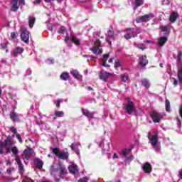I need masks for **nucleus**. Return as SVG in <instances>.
Here are the masks:
<instances>
[{"label":"nucleus","instance_id":"f257e3e1","mask_svg":"<svg viewBox=\"0 0 182 182\" xmlns=\"http://www.w3.org/2000/svg\"><path fill=\"white\" fill-rule=\"evenodd\" d=\"M148 139L149 140V143L154 147L156 151H159L160 150V145L159 144V136L157 135V131L153 130L149 132Z\"/></svg>","mask_w":182,"mask_h":182},{"label":"nucleus","instance_id":"2eb2a0df","mask_svg":"<svg viewBox=\"0 0 182 182\" xmlns=\"http://www.w3.org/2000/svg\"><path fill=\"white\" fill-rule=\"evenodd\" d=\"M142 170L143 171H144L146 174H150V173H151V171L153 170V168H151V165L149 163H145L143 166H142Z\"/></svg>","mask_w":182,"mask_h":182},{"label":"nucleus","instance_id":"4d7b16f0","mask_svg":"<svg viewBox=\"0 0 182 182\" xmlns=\"http://www.w3.org/2000/svg\"><path fill=\"white\" fill-rule=\"evenodd\" d=\"M41 2H42V0H35L33 1V4H34V5H38V4H41Z\"/></svg>","mask_w":182,"mask_h":182},{"label":"nucleus","instance_id":"4468645a","mask_svg":"<svg viewBox=\"0 0 182 182\" xmlns=\"http://www.w3.org/2000/svg\"><path fill=\"white\" fill-rule=\"evenodd\" d=\"M32 153H33V149L31 148H28V149L24 150L23 153V159H26V160H29L31 159V156H32Z\"/></svg>","mask_w":182,"mask_h":182},{"label":"nucleus","instance_id":"a878e982","mask_svg":"<svg viewBox=\"0 0 182 182\" xmlns=\"http://www.w3.org/2000/svg\"><path fill=\"white\" fill-rule=\"evenodd\" d=\"M121 80L122 82H124V83H129V82H130V80L129 78V75H127L126 73L125 74H122L121 75Z\"/></svg>","mask_w":182,"mask_h":182},{"label":"nucleus","instance_id":"0eeeda50","mask_svg":"<svg viewBox=\"0 0 182 182\" xmlns=\"http://www.w3.org/2000/svg\"><path fill=\"white\" fill-rule=\"evenodd\" d=\"M154 18V15H153V14H149L136 18V22L138 23H140L141 22H149V21H151V19H153Z\"/></svg>","mask_w":182,"mask_h":182},{"label":"nucleus","instance_id":"7c9ffc66","mask_svg":"<svg viewBox=\"0 0 182 182\" xmlns=\"http://www.w3.org/2000/svg\"><path fill=\"white\" fill-rule=\"evenodd\" d=\"M114 68L117 70H119V68H122V63L119 59L115 60Z\"/></svg>","mask_w":182,"mask_h":182},{"label":"nucleus","instance_id":"69168bd1","mask_svg":"<svg viewBox=\"0 0 182 182\" xmlns=\"http://www.w3.org/2000/svg\"><path fill=\"white\" fill-rule=\"evenodd\" d=\"M53 1H55V0H45V2H46L47 4H50V3L53 2Z\"/></svg>","mask_w":182,"mask_h":182},{"label":"nucleus","instance_id":"6e6552de","mask_svg":"<svg viewBox=\"0 0 182 182\" xmlns=\"http://www.w3.org/2000/svg\"><path fill=\"white\" fill-rule=\"evenodd\" d=\"M25 5V0H13L11 1V11L15 12L19 9V4Z\"/></svg>","mask_w":182,"mask_h":182},{"label":"nucleus","instance_id":"a19ab883","mask_svg":"<svg viewBox=\"0 0 182 182\" xmlns=\"http://www.w3.org/2000/svg\"><path fill=\"white\" fill-rule=\"evenodd\" d=\"M66 32V28L65 26H62L58 29V33H65Z\"/></svg>","mask_w":182,"mask_h":182},{"label":"nucleus","instance_id":"dca6fc26","mask_svg":"<svg viewBox=\"0 0 182 182\" xmlns=\"http://www.w3.org/2000/svg\"><path fill=\"white\" fill-rule=\"evenodd\" d=\"M68 170H69L70 173H72V174H76L79 172V168L75 164H71L68 167Z\"/></svg>","mask_w":182,"mask_h":182},{"label":"nucleus","instance_id":"864d4df0","mask_svg":"<svg viewBox=\"0 0 182 182\" xmlns=\"http://www.w3.org/2000/svg\"><path fill=\"white\" fill-rule=\"evenodd\" d=\"M14 168H9L6 170V173L7 174H9V176H11V173H12V171H14Z\"/></svg>","mask_w":182,"mask_h":182},{"label":"nucleus","instance_id":"13d9d810","mask_svg":"<svg viewBox=\"0 0 182 182\" xmlns=\"http://www.w3.org/2000/svg\"><path fill=\"white\" fill-rule=\"evenodd\" d=\"M7 45L8 44H6V43L1 44V49H6Z\"/></svg>","mask_w":182,"mask_h":182},{"label":"nucleus","instance_id":"0e129e2a","mask_svg":"<svg viewBox=\"0 0 182 182\" xmlns=\"http://www.w3.org/2000/svg\"><path fill=\"white\" fill-rule=\"evenodd\" d=\"M179 114H180L181 117L182 118V105L181 106L180 109H179Z\"/></svg>","mask_w":182,"mask_h":182},{"label":"nucleus","instance_id":"f8f14e48","mask_svg":"<svg viewBox=\"0 0 182 182\" xmlns=\"http://www.w3.org/2000/svg\"><path fill=\"white\" fill-rule=\"evenodd\" d=\"M9 117L12 122H21V117H22V114L12 111L10 112Z\"/></svg>","mask_w":182,"mask_h":182},{"label":"nucleus","instance_id":"a18cd8bd","mask_svg":"<svg viewBox=\"0 0 182 182\" xmlns=\"http://www.w3.org/2000/svg\"><path fill=\"white\" fill-rule=\"evenodd\" d=\"M23 182H33V180L28 177H24L23 178Z\"/></svg>","mask_w":182,"mask_h":182},{"label":"nucleus","instance_id":"f3484780","mask_svg":"<svg viewBox=\"0 0 182 182\" xmlns=\"http://www.w3.org/2000/svg\"><path fill=\"white\" fill-rule=\"evenodd\" d=\"M139 63L141 66H146L147 63H149V60H147V57L146 55H141L139 57Z\"/></svg>","mask_w":182,"mask_h":182},{"label":"nucleus","instance_id":"1a4fd4ad","mask_svg":"<svg viewBox=\"0 0 182 182\" xmlns=\"http://www.w3.org/2000/svg\"><path fill=\"white\" fill-rule=\"evenodd\" d=\"M136 110V107L134 106V103L132 101H128L127 104L125 106V112L128 113V114H132L133 112Z\"/></svg>","mask_w":182,"mask_h":182},{"label":"nucleus","instance_id":"412c9836","mask_svg":"<svg viewBox=\"0 0 182 182\" xmlns=\"http://www.w3.org/2000/svg\"><path fill=\"white\" fill-rule=\"evenodd\" d=\"M82 114H84V116H86V117H88V119H93V114L90 113V112H89V110L82 109Z\"/></svg>","mask_w":182,"mask_h":182},{"label":"nucleus","instance_id":"8fccbe9b","mask_svg":"<svg viewBox=\"0 0 182 182\" xmlns=\"http://www.w3.org/2000/svg\"><path fill=\"white\" fill-rule=\"evenodd\" d=\"M16 136L18 139L19 143H22V137H21V134H16Z\"/></svg>","mask_w":182,"mask_h":182},{"label":"nucleus","instance_id":"de8ad7c7","mask_svg":"<svg viewBox=\"0 0 182 182\" xmlns=\"http://www.w3.org/2000/svg\"><path fill=\"white\" fill-rule=\"evenodd\" d=\"M47 28H48V31H53V24L48 23L47 25Z\"/></svg>","mask_w":182,"mask_h":182},{"label":"nucleus","instance_id":"338daca9","mask_svg":"<svg viewBox=\"0 0 182 182\" xmlns=\"http://www.w3.org/2000/svg\"><path fill=\"white\" fill-rule=\"evenodd\" d=\"M113 159H119V156H117V154H114Z\"/></svg>","mask_w":182,"mask_h":182},{"label":"nucleus","instance_id":"39448f33","mask_svg":"<svg viewBox=\"0 0 182 182\" xmlns=\"http://www.w3.org/2000/svg\"><path fill=\"white\" fill-rule=\"evenodd\" d=\"M121 156L126 163H129L133 160L132 149H123L121 152Z\"/></svg>","mask_w":182,"mask_h":182},{"label":"nucleus","instance_id":"4c0bfd02","mask_svg":"<svg viewBox=\"0 0 182 182\" xmlns=\"http://www.w3.org/2000/svg\"><path fill=\"white\" fill-rule=\"evenodd\" d=\"M165 106L166 112H170V101L168 100H166Z\"/></svg>","mask_w":182,"mask_h":182},{"label":"nucleus","instance_id":"f03ea898","mask_svg":"<svg viewBox=\"0 0 182 182\" xmlns=\"http://www.w3.org/2000/svg\"><path fill=\"white\" fill-rule=\"evenodd\" d=\"M50 171L52 176H56V174H58L59 177H62L65 173V166L61 164H53Z\"/></svg>","mask_w":182,"mask_h":182},{"label":"nucleus","instance_id":"603ef678","mask_svg":"<svg viewBox=\"0 0 182 182\" xmlns=\"http://www.w3.org/2000/svg\"><path fill=\"white\" fill-rule=\"evenodd\" d=\"M46 63H48V65H53L55 61L53 60L48 59L47 60Z\"/></svg>","mask_w":182,"mask_h":182},{"label":"nucleus","instance_id":"ea45409f","mask_svg":"<svg viewBox=\"0 0 182 182\" xmlns=\"http://www.w3.org/2000/svg\"><path fill=\"white\" fill-rule=\"evenodd\" d=\"M178 80L179 83L182 84V72L178 71Z\"/></svg>","mask_w":182,"mask_h":182},{"label":"nucleus","instance_id":"680f3d73","mask_svg":"<svg viewBox=\"0 0 182 182\" xmlns=\"http://www.w3.org/2000/svg\"><path fill=\"white\" fill-rule=\"evenodd\" d=\"M177 121H178V127H181V121H180V119L177 118Z\"/></svg>","mask_w":182,"mask_h":182},{"label":"nucleus","instance_id":"c756f323","mask_svg":"<svg viewBox=\"0 0 182 182\" xmlns=\"http://www.w3.org/2000/svg\"><path fill=\"white\" fill-rule=\"evenodd\" d=\"M167 42V38L166 37H161L159 40V45L160 46H163Z\"/></svg>","mask_w":182,"mask_h":182},{"label":"nucleus","instance_id":"6ab92c4d","mask_svg":"<svg viewBox=\"0 0 182 182\" xmlns=\"http://www.w3.org/2000/svg\"><path fill=\"white\" fill-rule=\"evenodd\" d=\"M112 76V74L108 72H102L100 76V79H102V80H104L105 82H106V80H107V78Z\"/></svg>","mask_w":182,"mask_h":182},{"label":"nucleus","instance_id":"a211bd4d","mask_svg":"<svg viewBox=\"0 0 182 182\" xmlns=\"http://www.w3.org/2000/svg\"><path fill=\"white\" fill-rule=\"evenodd\" d=\"M79 146H80V144H72L71 149L73 151H75V153L77 154V156H78V157H80V151H79Z\"/></svg>","mask_w":182,"mask_h":182},{"label":"nucleus","instance_id":"052dcab7","mask_svg":"<svg viewBox=\"0 0 182 182\" xmlns=\"http://www.w3.org/2000/svg\"><path fill=\"white\" fill-rule=\"evenodd\" d=\"M11 36L12 39H15V38H16V34H15V33L12 32L11 33Z\"/></svg>","mask_w":182,"mask_h":182},{"label":"nucleus","instance_id":"c85d7f7f","mask_svg":"<svg viewBox=\"0 0 182 182\" xmlns=\"http://www.w3.org/2000/svg\"><path fill=\"white\" fill-rule=\"evenodd\" d=\"M16 161L18 166V168L20 170H23V166L22 165V161H21V158L19 156H16Z\"/></svg>","mask_w":182,"mask_h":182},{"label":"nucleus","instance_id":"bf43d9fd","mask_svg":"<svg viewBox=\"0 0 182 182\" xmlns=\"http://www.w3.org/2000/svg\"><path fill=\"white\" fill-rule=\"evenodd\" d=\"M108 36H109V38H112L113 37V31H109L108 32Z\"/></svg>","mask_w":182,"mask_h":182},{"label":"nucleus","instance_id":"4be33fe9","mask_svg":"<svg viewBox=\"0 0 182 182\" xmlns=\"http://www.w3.org/2000/svg\"><path fill=\"white\" fill-rule=\"evenodd\" d=\"M177 18H178V14L176 13V12H173L169 17V21L170 22H176Z\"/></svg>","mask_w":182,"mask_h":182},{"label":"nucleus","instance_id":"9b49d317","mask_svg":"<svg viewBox=\"0 0 182 182\" xmlns=\"http://www.w3.org/2000/svg\"><path fill=\"white\" fill-rule=\"evenodd\" d=\"M21 41L25 43H29V31L26 28H22L21 34Z\"/></svg>","mask_w":182,"mask_h":182},{"label":"nucleus","instance_id":"6e6d98bb","mask_svg":"<svg viewBox=\"0 0 182 182\" xmlns=\"http://www.w3.org/2000/svg\"><path fill=\"white\" fill-rule=\"evenodd\" d=\"M70 39V36H69V34H67L65 38V43H68V41Z\"/></svg>","mask_w":182,"mask_h":182},{"label":"nucleus","instance_id":"20e7f679","mask_svg":"<svg viewBox=\"0 0 182 182\" xmlns=\"http://www.w3.org/2000/svg\"><path fill=\"white\" fill-rule=\"evenodd\" d=\"M53 152L58 159L61 160H68L69 159V152H65L63 151L59 150L58 148H54Z\"/></svg>","mask_w":182,"mask_h":182},{"label":"nucleus","instance_id":"e2e57ef3","mask_svg":"<svg viewBox=\"0 0 182 182\" xmlns=\"http://www.w3.org/2000/svg\"><path fill=\"white\" fill-rule=\"evenodd\" d=\"M168 4H170V1H168V0H166V1L164 0V1H163V4H164V5H168Z\"/></svg>","mask_w":182,"mask_h":182},{"label":"nucleus","instance_id":"2f4dec72","mask_svg":"<svg viewBox=\"0 0 182 182\" xmlns=\"http://www.w3.org/2000/svg\"><path fill=\"white\" fill-rule=\"evenodd\" d=\"M72 41L73 42V43H75V45H76L77 46H79V45H80V41L76 38V36H73L72 37Z\"/></svg>","mask_w":182,"mask_h":182},{"label":"nucleus","instance_id":"473e14b6","mask_svg":"<svg viewBox=\"0 0 182 182\" xmlns=\"http://www.w3.org/2000/svg\"><path fill=\"white\" fill-rule=\"evenodd\" d=\"M60 78L62 79V80H68V79H69V73H63L60 75Z\"/></svg>","mask_w":182,"mask_h":182},{"label":"nucleus","instance_id":"9d476101","mask_svg":"<svg viewBox=\"0 0 182 182\" xmlns=\"http://www.w3.org/2000/svg\"><path fill=\"white\" fill-rule=\"evenodd\" d=\"M151 117L154 123H160L161 119H163V114H160V112H153Z\"/></svg>","mask_w":182,"mask_h":182},{"label":"nucleus","instance_id":"3c124183","mask_svg":"<svg viewBox=\"0 0 182 182\" xmlns=\"http://www.w3.org/2000/svg\"><path fill=\"white\" fill-rule=\"evenodd\" d=\"M63 100L59 99L57 100L56 106L57 107H60V103H62Z\"/></svg>","mask_w":182,"mask_h":182},{"label":"nucleus","instance_id":"b1692460","mask_svg":"<svg viewBox=\"0 0 182 182\" xmlns=\"http://www.w3.org/2000/svg\"><path fill=\"white\" fill-rule=\"evenodd\" d=\"M36 19L33 16H30L28 17V25L30 28H33V25H35V21Z\"/></svg>","mask_w":182,"mask_h":182},{"label":"nucleus","instance_id":"393cba45","mask_svg":"<svg viewBox=\"0 0 182 182\" xmlns=\"http://www.w3.org/2000/svg\"><path fill=\"white\" fill-rule=\"evenodd\" d=\"M13 152V154H14L15 157H16H16L18 156V148L16 146H12V145L10 146V152Z\"/></svg>","mask_w":182,"mask_h":182},{"label":"nucleus","instance_id":"e433bc0d","mask_svg":"<svg viewBox=\"0 0 182 182\" xmlns=\"http://www.w3.org/2000/svg\"><path fill=\"white\" fill-rule=\"evenodd\" d=\"M40 127L41 130H49V127H48V124H46V123H41L40 124Z\"/></svg>","mask_w":182,"mask_h":182},{"label":"nucleus","instance_id":"79ce46f5","mask_svg":"<svg viewBox=\"0 0 182 182\" xmlns=\"http://www.w3.org/2000/svg\"><path fill=\"white\" fill-rule=\"evenodd\" d=\"M136 48H139V49H141V50H144L146 49V47H144V44H136Z\"/></svg>","mask_w":182,"mask_h":182},{"label":"nucleus","instance_id":"f704fd0d","mask_svg":"<svg viewBox=\"0 0 182 182\" xmlns=\"http://www.w3.org/2000/svg\"><path fill=\"white\" fill-rule=\"evenodd\" d=\"M71 75L73 76V77H75V79H77L80 75L79 74V72L77 70H72L70 72Z\"/></svg>","mask_w":182,"mask_h":182},{"label":"nucleus","instance_id":"7ed1b4c3","mask_svg":"<svg viewBox=\"0 0 182 182\" xmlns=\"http://www.w3.org/2000/svg\"><path fill=\"white\" fill-rule=\"evenodd\" d=\"M15 141H12L11 139H6L4 142L0 144V154H3L4 151L2 149L4 147L6 149L7 153H11V146H14L15 144Z\"/></svg>","mask_w":182,"mask_h":182},{"label":"nucleus","instance_id":"c9c22d12","mask_svg":"<svg viewBox=\"0 0 182 182\" xmlns=\"http://www.w3.org/2000/svg\"><path fill=\"white\" fill-rule=\"evenodd\" d=\"M54 114L57 117H63V115L65 114L63 111H55Z\"/></svg>","mask_w":182,"mask_h":182},{"label":"nucleus","instance_id":"423d86ee","mask_svg":"<svg viewBox=\"0 0 182 182\" xmlns=\"http://www.w3.org/2000/svg\"><path fill=\"white\" fill-rule=\"evenodd\" d=\"M100 40L97 39L95 43V46L91 48L92 52L95 55H102L103 50L100 48Z\"/></svg>","mask_w":182,"mask_h":182},{"label":"nucleus","instance_id":"72a5a7b5","mask_svg":"<svg viewBox=\"0 0 182 182\" xmlns=\"http://www.w3.org/2000/svg\"><path fill=\"white\" fill-rule=\"evenodd\" d=\"M170 28H171L170 25L160 26V29L162 31V32H167V31H169Z\"/></svg>","mask_w":182,"mask_h":182},{"label":"nucleus","instance_id":"49530a36","mask_svg":"<svg viewBox=\"0 0 182 182\" xmlns=\"http://www.w3.org/2000/svg\"><path fill=\"white\" fill-rule=\"evenodd\" d=\"M178 63V65L179 66L178 68V72H182V61H179L177 63Z\"/></svg>","mask_w":182,"mask_h":182},{"label":"nucleus","instance_id":"37998d69","mask_svg":"<svg viewBox=\"0 0 182 182\" xmlns=\"http://www.w3.org/2000/svg\"><path fill=\"white\" fill-rule=\"evenodd\" d=\"M10 132H11V133H14V134H18V131L16 130V128H15V127H10Z\"/></svg>","mask_w":182,"mask_h":182},{"label":"nucleus","instance_id":"5fc2aeb1","mask_svg":"<svg viewBox=\"0 0 182 182\" xmlns=\"http://www.w3.org/2000/svg\"><path fill=\"white\" fill-rule=\"evenodd\" d=\"M173 85L174 86H177V85H178V81L177 80V79L173 78Z\"/></svg>","mask_w":182,"mask_h":182},{"label":"nucleus","instance_id":"ddd939ff","mask_svg":"<svg viewBox=\"0 0 182 182\" xmlns=\"http://www.w3.org/2000/svg\"><path fill=\"white\" fill-rule=\"evenodd\" d=\"M134 36H137L134 29L128 28L127 30V34L124 36L125 39H132V38H134Z\"/></svg>","mask_w":182,"mask_h":182},{"label":"nucleus","instance_id":"c03bdc74","mask_svg":"<svg viewBox=\"0 0 182 182\" xmlns=\"http://www.w3.org/2000/svg\"><path fill=\"white\" fill-rule=\"evenodd\" d=\"M181 58H182V53L181 51H178V56H177L178 63L181 62Z\"/></svg>","mask_w":182,"mask_h":182},{"label":"nucleus","instance_id":"aec40b11","mask_svg":"<svg viewBox=\"0 0 182 182\" xmlns=\"http://www.w3.org/2000/svg\"><path fill=\"white\" fill-rule=\"evenodd\" d=\"M34 164H36L37 168H39L40 170L43 167V161H41L39 159H36L34 160Z\"/></svg>","mask_w":182,"mask_h":182},{"label":"nucleus","instance_id":"bb28decb","mask_svg":"<svg viewBox=\"0 0 182 182\" xmlns=\"http://www.w3.org/2000/svg\"><path fill=\"white\" fill-rule=\"evenodd\" d=\"M23 52V48H21V47H17V48H16V49L14 50L13 55H14V56H16V55H18V54H21V53H22Z\"/></svg>","mask_w":182,"mask_h":182},{"label":"nucleus","instance_id":"5701e85b","mask_svg":"<svg viewBox=\"0 0 182 182\" xmlns=\"http://www.w3.org/2000/svg\"><path fill=\"white\" fill-rule=\"evenodd\" d=\"M109 54H105L103 55L102 58V66L110 68V65L108 64H106V62H107V59H109Z\"/></svg>","mask_w":182,"mask_h":182},{"label":"nucleus","instance_id":"cd10ccee","mask_svg":"<svg viewBox=\"0 0 182 182\" xmlns=\"http://www.w3.org/2000/svg\"><path fill=\"white\" fill-rule=\"evenodd\" d=\"M141 85H143V86H144L145 87H150V82H149V80L147 79H142L141 80Z\"/></svg>","mask_w":182,"mask_h":182},{"label":"nucleus","instance_id":"58836bf2","mask_svg":"<svg viewBox=\"0 0 182 182\" xmlns=\"http://www.w3.org/2000/svg\"><path fill=\"white\" fill-rule=\"evenodd\" d=\"M144 4V1L143 0H135V4L136 6H141Z\"/></svg>","mask_w":182,"mask_h":182},{"label":"nucleus","instance_id":"09e8293b","mask_svg":"<svg viewBox=\"0 0 182 182\" xmlns=\"http://www.w3.org/2000/svg\"><path fill=\"white\" fill-rule=\"evenodd\" d=\"M89 180L88 177H84L78 181V182H87Z\"/></svg>","mask_w":182,"mask_h":182},{"label":"nucleus","instance_id":"774afa93","mask_svg":"<svg viewBox=\"0 0 182 182\" xmlns=\"http://www.w3.org/2000/svg\"><path fill=\"white\" fill-rule=\"evenodd\" d=\"M179 176H181V178H182V169L179 171Z\"/></svg>","mask_w":182,"mask_h":182}]
</instances>
